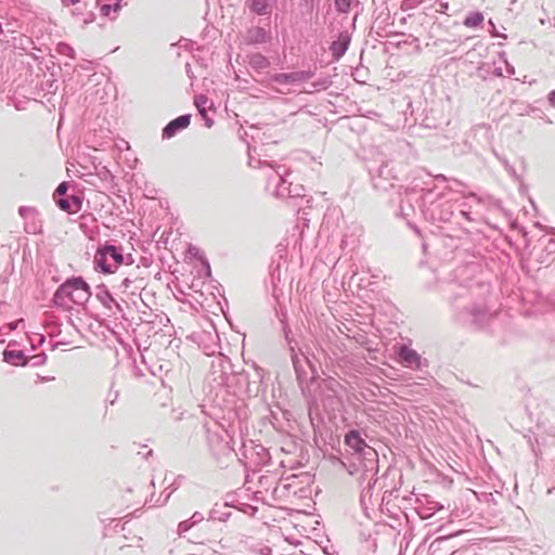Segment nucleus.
Instances as JSON below:
<instances>
[{
  "label": "nucleus",
  "instance_id": "c85d7f7f",
  "mask_svg": "<svg viewBox=\"0 0 555 555\" xmlns=\"http://www.w3.org/2000/svg\"><path fill=\"white\" fill-rule=\"evenodd\" d=\"M176 489H177V487L172 488L169 492L162 493L155 500H154V494H152L149 502L151 503L152 506H162V505L167 503V501L169 500L170 495L172 494L173 491H176Z\"/></svg>",
  "mask_w": 555,
  "mask_h": 555
},
{
  "label": "nucleus",
  "instance_id": "e433bc0d",
  "mask_svg": "<svg viewBox=\"0 0 555 555\" xmlns=\"http://www.w3.org/2000/svg\"><path fill=\"white\" fill-rule=\"evenodd\" d=\"M96 5L100 8V12L103 16L108 17L111 12H114V4H100V0H98Z\"/></svg>",
  "mask_w": 555,
  "mask_h": 555
},
{
  "label": "nucleus",
  "instance_id": "412c9836",
  "mask_svg": "<svg viewBox=\"0 0 555 555\" xmlns=\"http://www.w3.org/2000/svg\"><path fill=\"white\" fill-rule=\"evenodd\" d=\"M231 516V512L229 511L228 503L224 504H215V506L209 512V519L218 520V521H227Z\"/></svg>",
  "mask_w": 555,
  "mask_h": 555
},
{
  "label": "nucleus",
  "instance_id": "f257e3e1",
  "mask_svg": "<svg viewBox=\"0 0 555 555\" xmlns=\"http://www.w3.org/2000/svg\"><path fill=\"white\" fill-rule=\"evenodd\" d=\"M428 181L422 184L415 178L412 185L406 190V196L411 197L421 193L418 196V207L425 219L431 222H449L454 214V198L449 186H441L440 182H447L449 179L444 175L431 176L426 173Z\"/></svg>",
  "mask_w": 555,
  "mask_h": 555
},
{
  "label": "nucleus",
  "instance_id": "f3484780",
  "mask_svg": "<svg viewBox=\"0 0 555 555\" xmlns=\"http://www.w3.org/2000/svg\"><path fill=\"white\" fill-rule=\"evenodd\" d=\"M190 121H191V115H189V114L181 115V116L172 119L163 129V133H162L163 138L170 139V138L175 137L179 131L185 129L190 125Z\"/></svg>",
  "mask_w": 555,
  "mask_h": 555
},
{
  "label": "nucleus",
  "instance_id": "aec40b11",
  "mask_svg": "<svg viewBox=\"0 0 555 555\" xmlns=\"http://www.w3.org/2000/svg\"><path fill=\"white\" fill-rule=\"evenodd\" d=\"M276 0H251L249 9L257 15H270Z\"/></svg>",
  "mask_w": 555,
  "mask_h": 555
},
{
  "label": "nucleus",
  "instance_id": "b1692460",
  "mask_svg": "<svg viewBox=\"0 0 555 555\" xmlns=\"http://www.w3.org/2000/svg\"><path fill=\"white\" fill-rule=\"evenodd\" d=\"M249 65L257 70L266 69L270 65V61L261 53H253L249 55Z\"/></svg>",
  "mask_w": 555,
  "mask_h": 555
},
{
  "label": "nucleus",
  "instance_id": "c03bdc74",
  "mask_svg": "<svg viewBox=\"0 0 555 555\" xmlns=\"http://www.w3.org/2000/svg\"><path fill=\"white\" fill-rule=\"evenodd\" d=\"M132 374L135 377L144 376V372L140 367H138L134 363L132 364Z\"/></svg>",
  "mask_w": 555,
  "mask_h": 555
},
{
  "label": "nucleus",
  "instance_id": "864d4df0",
  "mask_svg": "<svg viewBox=\"0 0 555 555\" xmlns=\"http://www.w3.org/2000/svg\"><path fill=\"white\" fill-rule=\"evenodd\" d=\"M489 24H490V26L492 27V31H491L492 36H493V37L499 36V34H498V33H496V30H495V26H494L493 22H492V21H489Z\"/></svg>",
  "mask_w": 555,
  "mask_h": 555
},
{
  "label": "nucleus",
  "instance_id": "cd10ccee",
  "mask_svg": "<svg viewBox=\"0 0 555 555\" xmlns=\"http://www.w3.org/2000/svg\"><path fill=\"white\" fill-rule=\"evenodd\" d=\"M197 111L202 117H206L209 100L206 95L201 94L195 98L194 101Z\"/></svg>",
  "mask_w": 555,
  "mask_h": 555
},
{
  "label": "nucleus",
  "instance_id": "6e6552de",
  "mask_svg": "<svg viewBox=\"0 0 555 555\" xmlns=\"http://www.w3.org/2000/svg\"><path fill=\"white\" fill-rule=\"evenodd\" d=\"M207 442L212 456L219 465H227V461L236 453L224 429H220V431L208 429Z\"/></svg>",
  "mask_w": 555,
  "mask_h": 555
},
{
  "label": "nucleus",
  "instance_id": "58836bf2",
  "mask_svg": "<svg viewBox=\"0 0 555 555\" xmlns=\"http://www.w3.org/2000/svg\"><path fill=\"white\" fill-rule=\"evenodd\" d=\"M362 273H366L370 275V280L372 279L375 283V280H378L380 278V271H372L370 268H366V269H362Z\"/></svg>",
  "mask_w": 555,
  "mask_h": 555
},
{
  "label": "nucleus",
  "instance_id": "1a4fd4ad",
  "mask_svg": "<svg viewBox=\"0 0 555 555\" xmlns=\"http://www.w3.org/2000/svg\"><path fill=\"white\" fill-rule=\"evenodd\" d=\"M230 369L231 363L227 360L219 359L218 361H214L207 377L211 387H231V382L236 376L232 372H229Z\"/></svg>",
  "mask_w": 555,
  "mask_h": 555
},
{
  "label": "nucleus",
  "instance_id": "6e6d98bb",
  "mask_svg": "<svg viewBox=\"0 0 555 555\" xmlns=\"http://www.w3.org/2000/svg\"><path fill=\"white\" fill-rule=\"evenodd\" d=\"M185 67H186V74H188V76H189L190 78H192V77H193V75H192V72H191V66H190V64H186V66H185Z\"/></svg>",
  "mask_w": 555,
  "mask_h": 555
},
{
  "label": "nucleus",
  "instance_id": "9b49d317",
  "mask_svg": "<svg viewBox=\"0 0 555 555\" xmlns=\"http://www.w3.org/2000/svg\"><path fill=\"white\" fill-rule=\"evenodd\" d=\"M313 76H314V73L310 69L295 70V72H291V73L273 74V75H271L270 80H271V82L285 88V90H280V92L289 93L292 91L289 86H297L301 82L308 81Z\"/></svg>",
  "mask_w": 555,
  "mask_h": 555
},
{
  "label": "nucleus",
  "instance_id": "f03ea898",
  "mask_svg": "<svg viewBox=\"0 0 555 555\" xmlns=\"http://www.w3.org/2000/svg\"><path fill=\"white\" fill-rule=\"evenodd\" d=\"M91 288L81 276H72L62 283L53 294V306L69 310L70 304L85 305L91 297Z\"/></svg>",
  "mask_w": 555,
  "mask_h": 555
},
{
  "label": "nucleus",
  "instance_id": "ddd939ff",
  "mask_svg": "<svg viewBox=\"0 0 555 555\" xmlns=\"http://www.w3.org/2000/svg\"><path fill=\"white\" fill-rule=\"evenodd\" d=\"M398 357L401 364L408 369L421 370L424 366H427V360L422 359L416 350L408 347L406 345H401L399 347Z\"/></svg>",
  "mask_w": 555,
  "mask_h": 555
},
{
  "label": "nucleus",
  "instance_id": "9d476101",
  "mask_svg": "<svg viewBox=\"0 0 555 555\" xmlns=\"http://www.w3.org/2000/svg\"><path fill=\"white\" fill-rule=\"evenodd\" d=\"M399 180L398 171L392 162H384L377 170L372 173L373 185L377 190L388 191Z\"/></svg>",
  "mask_w": 555,
  "mask_h": 555
},
{
  "label": "nucleus",
  "instance_id": "603ef678",
  "mask_svg": "<svg viewBox=\"0 0 555 555\" xmlns=\"http://www.w3.org/2000/svg\"><path fill=\"white\" fill-rule=\"evenodd\" d=\"M506 73L508 75H514L515 74V69L513 66H511L509 64H506Z\"/></svg>",
  "mask_w": 555,
  "mask_h": 555
},
{
  "label": "nucleus",
  "instance_id": "2eb2a0df",
  "mask_svg": "<svg viewBox=\"0 0 555 555\" xmlns=\"http://www.w3.org/2000/svg\"><path fill=\"white\" fill-rule=\"evenodd\" d=\"M95 297L113 314L116 313L115 310H117L118 312L122 311L120 305L112 296L111 292L108 291V288L104 284H101V285L96 286Z\"/></svg>",
  "mask_w": 555,
  "mask_h": 555
},
{
  "label": "nucleus",
  "instance_id": "f704fd0d",
  "mask_svg": "<svg viewBox=\"0 0 555 555\" xmlns=\"http://www.w3.org/2000/svg\"><path fill=\"white\" fill-rule=\"evenodd\" d=\"M311 86L313 87L314 90H325L331 86V81L327 78H323L312 82Z\"/></svg>",
  "mask_w": 555,
  "mask_h": 555
},
{
  "label": "nucleus",
  "instance_id": "4d7b16f0",
  "mask_svg": "<svg viewBox=\"0 0 555 555\" xmlns=\"http://www.w3.org/2000/svg\"><path fill=\"white\" fill-rule=\"evenodd\" d=\"M461 215H463L467 220H472V218L469 217V212L468 211L461 210Z\"/></svg>",
  "mask_w": 555,
  "mask_h": 555
},
{
  "label": "nucleus",
  "instance_id": "4be33fe9",
  "mask_svg": "<svg viewBox=\"0 0 555 555\" xmlns=\"http://www.w3.org/2000/svg\"><path fill=\"white\" fill-rule=\"evenodd\" d=\"M3 360L13 365H25L27 363L22 350H4Z\"/></svg>",
  "mask_w": 555,
  "mask_h": 555
},
{
  "label": "nucleus",
  "instance_id": "052dcab7",
  "mask_svg": "<svg viewBox=\"0 0 555 555\" xmlns=\"http://www.w3.org/2000/svg\"><path fill=\"white\" fill-rule=\"evenodd\" d=\"M184 42H185V43H184V44H182V40H179V44H180L181 47H186V44H188V40H184Z\"/></svg>",
  "mask_w": 555,
  "mask_h": 555
},
{
  "label": "nucleus",
  "instance_id": "393cba45",
  "mask_svg": "<svg viewBox=\"0 0 555 555\" xmlns=\"http://www.w3.org/2000/svg\"><path fill=\"white\" fill-rule=\"evenodd\" d=\"M300 18L306 23L311 20V15L314 9V0H300Z\"/></svg>",
  "mask_w": 555,
  "mask_h": 555
},
{
  "label": "nucleus",
  "instance_id": "09e8293b",
  "mask_svg": "<svg viewBox=\"0 0 555 555\" xmlns=\"http://www.w3.org/2000/svg\"><path fill=\"white\" fill-rule=\"evenodd\" d=\"M121 1L122 0H115V3H114V13L115 14H118L119 11L121 10V8H122Z\"/></svg>",
  "mask_w": 555,
  "mask_h": 555
},
{
  "label": "nucleus",
  "instance_id": "72a5a7b5",
  "mask_svg": "<svg viewBox=\"0 0 555 555\" xmlns=\"http://www.w3.org/2000/svg\"><path fill=\"white\" fill-rule=\"evenodd\" d=\"M67 190H68L67 182L60 183L53 194L54 201L56 202V198H63L62 196H64L66 194Z\"/></svg>",
  "mask_w": 555,
  "mask_h": 555
},
{
  "label": "nucleus",
  "instance_id": "4468645a",
  "mask_svg": "<svg viewBox=\"0 0 555 555\" xmlns=\"http://www.w3.org/2000/svg\"><path fill=\"white\" fill-rule=\"evenodd\" d=\"M345 443L354 452V456H361V454L366 453V450L373 449L365 442L357 429L349 430L345 435Z\"/></svg>",
  "mask_w": 555,
  "mask_h": 555
},
{
  "label": "nucleus",
  "instance_id": "5fc2aeb1",
  "mask_svg": "<svg viewBox=\"0 0 555 555\" xmlns=\"http://www.w3.org/2000/svg\"><path fill=\"white\" fill-rule=\"evenodd\" d=\"M314 404V400L309 401V416L312 420V405Z\"/></svg>",
  "mask_w": 555,
  "mask_h": 555
},
{
  "label": "nucleus",
  "instance_id": "20e7f679",
  "mask_svg": "<svg viewBox=\"0 0 555 555\" xmlns=\"http://www.w3.org/2000/svg\"><path fill=\"white\" fill-rule=\"evenodd\" d=\"M356 470L359 474L358 480L362 487V498L366 495L375 486L378 473V455L374 449L366 450L365 454L356 456Z\"/></svg>",
  "mask_w": 555,
  "mask_h": 555
},
{
  "label": "nucleus",
  "instance_id": "ea45409f",
  "mask_svg": "<svg viewBox=\"0 0 555 555\" xmlns=\"http://www.w3.org/2000/svg\"><path fill=\"white\" fill-rule=\"evenodd\" d=\"M253 369L255 371L254 382H261L263 370L259 367L256 363H253Z\"/></svg>",
  "mask_w": 555,
  "mask_h": 555
},
{
  "label": "nucleus",
  "instance_id": "5701e85b",
  "mask_svg": "<svg viewBox=\"0 0 555 555\" xmlns=\"http://www.w3.org/2000/svg\"><path fill=\"white\" fill-rule=\"evenodd\" d=\"M485 16L481 12H470L463 21V25L467 28H477L482 25Z\"/></svg>",
  "mask_w": 555,
  "mask_h": 555
},
{
  "label": "nucleus",
  "instance_id": "473e14b6",
  "mask_svg": "<svg viewBox=\"0 0 555 555\" xmlns=\"http://www.w3.org/2000/svg\"><path fill=\"white\" fill-rule=\"evenodd\" d=\"M23 322V320H18L16 322H10L0 327V336L7 335L10 332H13L17 328L18 323Z\"/></svg>",
  "mask_w": 555,
  "mask_h": 555
},
{
  "label": "nucleus",
  "instance_id": "a18cd8bd",
  "mask_svg": "<svg viewBox=\"0 0 555 555\" xmlns=\"http://www.w3.org/2000/svg\"><path fill=\"white\" fill-rule=\"evenodd\" d=\"M547 101H548V104L555 108V90L551 91L548 94H547Z\"/></svg>",
  "mask_w": 555,
  "mask_h": 555
},
{
  "label": "nucleus",
  "instance_id": "6ab92c4d",
  "mask_svg": "<svg viewBox=\"0 0 555 555\" xmlns=\"http://www.w3.org/2000/svg\"><path fill=\"white\" fill-rule=\"evenodd\" d=\"M57 207L66 212L75 214L81 209L82 201L77 195H72L69 197L56 198Z\"/></svg>",
  "mask_w": 555,
  "mask_h": 555
},
{
  "label": "nucleus",
  "instance_id": "c756f323",
  "mask_svg": "<svg viewBox=\"0 0 555 555\" xmlns=\"http://www.w3.org/2000/svg\"><path fill=\"white\" fill-rule=\"evenodd\" d=\"M289 191H291V193H289L288 199H296V198H304V197H306L305 188L301 184H294L292 182Z\"/></svg>",
  "mask_w": 555,
  "mask_h": 555
},
{
  "label": "nucleus",
  "instance_id": "4c0bfd02",
  "mask_svg": "<svg viewBox=\"0 0 555 555\" xmlns=\"http://www.w3.org/2000/svg\"><path fill=\"white\" fill-rule=\"evenodd\" d=\"M195 524L192 522L191 519H188V520H184V521H181L178 526V533L180 535H182L183 533H185L186 531H189Z\"/></svg>",
  "mask_w": 555,
  "mask_h": 555
},
{
  "label": "nucleus",
  "instance_id": "680f3d73",
  "mask_svg": "<svg viewBox=\"0 0 555 555\" xmlns=\"http://www.w3.org/2000/svg\"><path fill=\"white\" fill-rule=\"evenodd\" d=\"M435 508H436V509H441V508H442V505H439L438 503H436Z\"/></svg>",
  "mask_w": 555,
  "mask_h": 555
},
{
  "label": "nucleus",
  "instance_id": "de8ad7c7",
  "mask_svg": "<svg viewBox=\"0 0 555 555\" xmlns=\"http://www.w3.org/2000/svg\"><path fill=\"white\" fill-rule=\"evenodd\" d=\"M502 163H503V165H504V167H505V169L507 170L508 173H511V175L515 173L514 168L508 164V162L506 159H503Z\"/></svg>",
  "mask_w": 555,
  "mask_h": 555
},
{
  "label": "nucleus",
  "instance_id": "a19ab883",
  "mask_svg": "<svg viewBox=\"0 0 555 555\" xmlns=\"http://www.w3.org/2000/svg\"><path fill=\"white\" fill-rule=\"evenodd\" d=\"M371 284H374L370 278L362 276L359 279V286L362 288L369 287Z\"/></svg>",
  "mask_w": 555,
  "mask_h": 555
},
{
  "label": "nucleus",
  "instance_id": "37998d69",
  "mask_svg": "<svg viewBox=\"0 0 555 555\" xmlns=\"http://www.w3.org/2000/svg\"><path fill=\"white\" fill-rule=\"evenodd\" d=\"M190 519L192 520V522H194V524L196 525V524L201 522V521L204 519V516H203V514H202V513H199V512H195V513L191 516V518H190Z\"/></svg>",
  "mask_w": 555,
  "mask_h": 555
},
{
  "label": "nucleus",
  "instance_id": "f8f14e48",
  "mask_svg": "<svg viewBox=\"0 0 555 555\" xmlns=\"http://www.w3.org/2000/svg\"><path fill=\"white\" fill-rule=\"evenodd\" d=\"M18 215L24 219V231L28 234H38L42 231L39 211L35 207L21 206Z\"/></svg>",
  "mask_w": 555,
  "mask_h": 555
},
{
  "label": "nucleus",
  "instance_id": "13d9d810",
  "mask_svg": "<svg viewBox=\"0 0 555 555\" xmlns=\"http://www.w3.org/2000/svg\"><path fill=\"white\" fill-rule=\"evenodd\" d=\"M61 2H62V4H63L64 7L73 5V3H72V2H69L68 0H61Z\"/></svg>",
  "mask_w": 555,
  "mask_h": 555
},
{
  "label": "nucleus",
  "instance_id": "49530a36",
  "mask_svg": "<svg viewBox=\"0 0 555 555\" xmlns=\"http://www.w3.org/2000/svg\"><path fill=\"white\" fill-rule=\"evenodd\" d=\"M502 163H503V165H504V167H505V169L507 170L508 173H511V175L515 173L514 168L508 164V162L506 159H503Z\"/></svg>",
  "mask_w": 555,
  "mask_h": 555
},
{
  "label": "nucleus",
  "instance_id": "c9c22d12",
  "mask_svg": "<svg viewBox=\"0 0 555 555\" xmlns=\"http://www.w3.org/2000/svg\"><path fill=\"white\" fill-rule=\"evenodd\" d=\"M119 397V392L117 390H113L111 389L105 398V404H106V408L108 405H114L116 400L118 399Z\"/></svg>",
  "mask_w": 555,
  "mask_h": 555
},
{
  "label": "nucleus",
  "instance_id": "dca6fc26",
  "mask_svg": "<svg viewBox=\"0 0 555 555\" xmlns=\"http://www.w3.org/2000/svg\"><path fill=\"white\" fill-rule=\"evenodd\" d=\"M351 37L347 30L340 31L337 39L330 46L333 60L338 61L348 50Z\"/></svg>",
  "mask_w": 555,
  "mask_h": 555
},
{
  "label": "nucleus",
  "instance_id": "bf43d9fd",
  "mask_svg": "<svg viewBox=\"0 0 555 555\" xmlns=\"http://www.w3.org/2000/svg\"><path fill=\"white\" fill-rule=\"evenodd\" d=\"M52 379H54V377H42L43 382H48V380H52Z\"/></svg>",
  "mask_w": 555,
  "mask_h": 555
},
{
  "label": "nucleus",
  "instance_id": "e2e57ef3",
  "mask_svg": "<svg viewBox=\"0 0 555 555\" xmlns=\"http://www.w3.org/2000/svg\"><path fill=\"white\" fill-rule=\"evenodd\" d=\"M69 2H72L73 4H76L79 0H68Z\"/></svg>",
  "mask_w": 555,
  "mask_h": 555
},
{
  "label": "nucleus",
  "instance_id": "0eeeda50",
  "mask_svg": "<svg viewBox=\"0 0 555 555\" xmlns=\"http://www.w3.org/2000/svg\"><path fill=\"white\" fill-rule=\"evenodd\" d=\"M237 460L249 469H258L269 462L270 455L268 450L253 440L242 441V446L237 453Z\"/></svg>",
  "mask_w": 555,
  "mask_h": 555
},
{
  "label": "nucleus",
  "instance_id": "7ed1b4c3",
  "mask_svg": "<svg viewBox=\"0 0 555 555\" xmlns=\"http://www.w3.org/2000/svg\"><path fill=\"white\" fill-rule=\"evenodd\" d=\"M457 322L485 328L495 317L482 302H473L468 296L455 297L452 301Z\"/></svg>",
  "mask_w": 555,
  "mask_h": 555
},
{
  "label": "nucleus",
  "instance_id": "bb28decb",
  "mask_svg": "<svg viewBox=\"0 0 555 555\" xmlns=\"http://www.w3.org/2000/svg\"><path fill=\"white\" fill-rule=\"evenodd\" d=\"M353 4L358 5V0H334L335 10L339 14H348Z\"/></svg>",
  "mask_w": 555,
  "mask_h": 555
},
{
  "label": "nucleus",
  "instance_id": "3c124183",
  "mask_svg": "<svg viewBox=\"0 0 555 555\" xmlns=\"http://www.w3.org/2000/svg\"><path fill=\"white\" fill-rule=\"evenodd\" d=\"M203 118L205 119V126L207 128H210L212 126V124H214V120L210 117H208L207 114H206V117H203Z\"/></svg>",
  "mask_w": 555,
  "mask_h": 555
},
{
  "label": "nucleus",
  "instance_id": "2f4dec72",
  "mask_svg": "<svg viewBox=\"0 0 555 555\" xmlns=\"http://www.w3.org/2000/svg\"><path fill=\"white\" fill-rule=\"evenodd\" d=\"M268 39H269V34L263 28L257 27L253 31L251 40L254 42H257V43L266 42Z\"/></svg>",
  "mask_w": 555,
  "mask_h": 555
},
{
  "label": "nucleus",
  "instance_id": "39448f33",
  "mask_svg": "<svg viewBox=\"0 0 555 555\" xmlns=\"http://www.w3.org/2000/svg\"><path fill=\"white\" fill-rule=\"evenodd\" d=\"M122 263L125 256L122 248L109 243L100 245L93 257L94 270L103 274L114 273Z\"/></svg>",
  "mask_w": 555,
  "mask_h": 555
},
{
  "label": "nucleus",
  "instance_id": "79ce46f5",
  "mask_svg": "<svg viewBox=\"0 0 555 555\" xmlns=\"http://www.w3.org/2000/svg\"><path fill=\"white\" fill-rule=\"evenodd\" d=\"M46 354L44 353H40V354H37L35 357H33V360H34V365H38V364H41L46 361Z\"/></svg>",
  "mask_w": 555,
  "mask_h": 555
},
{
  "label": "nucleus",
  "instance_id": "0e129e2a",
  "mask_svg": "<svg viewBox=\"0 0 555 555\" xmlns=\"http://www.w3.org/2000/svg\"><path fill=\"white\" fill-rule=\"evenodd\" d=\"M357 17H358V13L353 17V23L357 21Z\"/></svg>",
  "mask_w": 555,
  "mask_h": 555
},
{
  "label": "nucleus",
  "instance_id": "a878e982",
  "mask_svg": "<svg viewBox=\"0 0 555 555\" xmlns=\"http://www.w3.org/2000/svg\"><path fill=\"white\" fill-rule=\"evenodd\" d=\"M292 362L297 373L298 378H301L304 372V365L308 362V359L304 354H298L292 348Z\"/></svg>",
  "mask_w": 555,
  "mask_h": 555
},
{
  "label": "nucleus",
  "instance_id": "423d86ee",
  "mask_svg": "<svg viewBox=\"0 0 555 555\" xmlns=\"http://www.w3.org/2000/svg\"><path fill=\"white\" fill-rule=\"evenodd\" d=\"M249 166L270 168V172L268 175L267 191L272 193L278 198H288L292 181L287 180L288 173L286 172V169H284L282 166L272 168L269 163L262 162L260 159L255 160L253 157H249Z\"/></svg>",
  "mask_w": 555,
  "mask_h": 555
},
{
  "label": "nucleus",
  "instance_id": "a211bd4d",
  "mask_svg": "<svg viewBox=\"0 0 555 555\" xmlns=\"http://www.w3.org/2000/svg\"><path fill=\"white\" fill-rule=\"evenodd\" d=\"M144 279L138 275L134 276H126L122 279L119 289L121 293L127 295H137L141 289L144 288Z\"/></svg>",
  "mask_w": 555,
  "mask_h": 555
},
{
  "label": "nucleus",
  "instance_id": "8fccbe9b",
  "mask_svg": "<svg viewBox=\"0 0 555 555\" xmlns=\"http://www.w3.org/2000/svg\"><path fill=\"white\" fill-rule=\"evenodd\" d=\"M237 378L240 379V382H244L246 385L249 384V376H247L245 373H240L237 375Z\"/></svg>",
  "mask_w": 555,
  "mask_h": 555
},
{
  "label": "nucleus",
  "instance_id": "7c9ffc66",
  "mask_svg": "<svg viewBox=\"0 0 555 555\" xmlns=\"http://www.w3.org/2000/svg\"><path fill=\"white\" fill-rule=\"evenodd\" d=\"M56 51H57V53H60L62 55H66L72 60H74L76 57L74 48L65 42L59 43L56 47Z\"/></svg>",
  "mask_w": 555,
  "mask_h": 555
}]
</instances>
